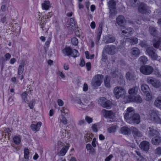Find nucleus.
Listing matches in <instances>:
<instances>
[{
    "mask_svg": "<svg viewBox=\"0 0 161 161\" xmlns=\"http://www.w3.org/2000/svg\"><path fill=\"white\" fill-rule=\"evenodd\" d=\"M146 81L148 84L156 89H158L159 91H161V82L158 80L149 77L147 79Z\"/></svg>",
    "mask_w": 161,
    "mask_h": 161,
    "instance_id": "1",
    "label": "nucleus"
},
{
    "mask_svg": "<svg viewBox=\"0 0 161 161\" xmlns=\"http://www.w3.org/2000/svg\"><path fill=\"white\" fill-rule=\"evenodd\" d=\"M114 93L117 99L119 98H124L126 94L125 90L120 86L116 87L114 90Z\"/></svg>",
    "mask_w": 161,
    "mask_h": 161,
    "instance_id": "2",
    "label": "nucleus"
},
{
    "mask_svg": "<svg viewBox=\"0 0 161 161\" xmlns=\"http://www.w3.org/2000/svg\"><path fill=\"white\" fill-rule=\"evenodd\" d=\"M148 135L149 137H154L151 141H161L160 135L158 132L153 128L149 127Z\"/></svg>",
    "mask_w": 161,
    "mask_h": 161,
    "instance_id": "3",
    "label": "nucleus"
},
{
    "mask_svg": "<svg viewBox=\"0 0 161 161\" xmlns=\"http://www.w3.org/2000/svg\"><path fill=\"white\" fill-rule=\"evenodd\" d=\"M98 102L102 107L107 109H110L113 105L112 102L107 100L104 97H101Z\"/></svg>",
    "mask_w": 161,
    "mask_h": 161,
    "instance_id": "4",
    "label": "nucleus"
},
{
    "mask_svg": "<svg viewBox=\"0 0 161 161\" xmlns=\"http://www.w3.org/2000/svg\"><path fill=\"white\" fill-rule=\"evenodd\" d=\"M126 121L130 124H138L140 122V116L138 114H134L128 119H126Z\"/></svg>",
    "mask_w": 161,
    "mask_h": 161,
    "instance_id": "5",
    "label": "nucleus"
},
{
    "mask_svg": "<svg viewBox=\"0 0 161 161\" xmlns=\"http://www.w3.org/2000/svg\"><path fill=\"white\" fill-rule=\"evenodd\" d=\"M158 112L157 110H151L149 113V119L155 122L159 123L160 122L161 119L158 116Z\"/></svg>",
    "mask_w": 161,
    "mask_h": 161,
    "instance_id": "6",
    "label": "nucleus"
},
{
    "mask_svg": "<svg viewBox=\"0 0 161 161\" xmlns=\"http://www.w3.org/2000/svg\"><path fill=\"white\" fill-rule=\"evenodd\" d=\"M103 78V76L102 75L98 74L96 75L92 82V86L95 87H97L100 86L102 83V80Z\"/></svg>",
    "mask_w": 161,
    "mask_h": 161,
    "instance_id": "7",
    "label": "nucleus"
},
{
    "mask_svg": "<svg viewBox=\"0 0 161 161\" xmlns=\"http://www.w3.org/2000/svg\"><path fill=\"white\" fill-rule=\"evenodd\" d=\"M147 54L153 60H156L158 56L156 53V50L153 47H147L146 49Z\"/></svg>",
    "mask_w": 161,
    "mask_h": 161,
    "instance_id": "8",
    "label": "nucleus"
},
{
    "mask_svg": "<svg viewBox=\"0 0 161 161\" xmlns=\"http://www.w3.org/2000/svg\"><path fill=\"white\" fill-rule=\"evenodd\" d=\"M141 72L145 75H149L151 74L153 70V68L150 66L143 65L140 68Z\"/></svg>",
    "mask_w": 161,
    "mask_h": 161,
    "instance_id": "9",
    "label": "nucleus"
},
{
    "mask_svg": "<svg viewBox=\"0 0 161 161\" xmlns=\"http://www.w3.org/2000/svg\"><path fill=\"white\" fill-rule=\"evenodd\" d=\"M116 23L122 29H124V25L126 23V20L125 17L122 15H119L116 18Z\"/></svg>",
    "mask_w": 161,
    "mask_h": 161,
    "instance_id": "10",
    "label": "nucleus"
},
{
    "mask_svg": "<svg viewBox=\"0 0 161 161\" xmlns=\"http://www.w3.org/2000/svg\"><path fill=\"white\" fill-rule=\"evenodd\" d=\"M116 48L114 45H107L104 47L103 50L109 55H113L116 53Z\"/></svg>",
    "mask_w": 161,
    "mask_h": 161,
    "instance_id": "11",
    "label": "nucleus"
},
{
    "mask_svg": "<svg viewBox=\"0 0 161 161\" xmlns=\"http://www.w3.org/2000/svg\"><path fill=\"white\" fill-rule=\"evenodd\" d=\"M138 12L142 14H146L149 13V10L147 5L143 3H141L138 7Z\"/></svg>",
    "mask_w": 161,
    "mask_h": 161,
    "instance_id": "12",
    "label": "nucleus"
},
{
    "mask_svg": "<svg viewBox=\"0 0 161 161\" xmlns=\"http://www.w3.org/2000/svg\"><path fill=\"white\" fill-rule=\"evenodd\" d=\"M11 57V54L8 53H7L5 54L4 56L1 58V61L2 63L1 67V71H3L6 62L9 61Z\"/></svg>",
    "mask_w": 161,
    "mask_h": 161,
    "instance_id": "13",
    "label": "nucleus"
},
{
    "mask_svg": "<svg viewBox=\"0 0 161 161\" xmlns=\"http://www.w3.org/2000/svg\"><path fill=\"white\" fill-rule=\"evenodd\" d=\"M12 129L9 128L5 127L3 132V136L4 138V141L9 140L10 139V136L12 133Z\"/></svg>",
    "mask_w": 161,
    "mask_h": 161,
    "instance_id": "14",
    "label": "nucleus"
},
{
    "mask_svg": "<svg viewBox=\"0 0 161 161\" xmlns=\"http://www.w3.org/2000/svg\"><path fill=\"white\" fill-rule=\"evenodd\" d=\"M101 114L105 118L113 119L114 116L113 112L111 110H107L103 109L101 111Z\"/></svg>",
    "mask_w": 161,
    "mask_h": 161,
    "instance_id": "15",
    "label": "nucleus"
},
{
    "mask_svg": "<svg viewBox=\"0 0 161 161\" xmlns=\"http://www.w3.org/2000/svg\"><path fill=\"white\" fill-rule=\"evenodd\" d=\"M132 133L134 135L135 138L137 137H139L140 139L139 140V141H141V140H143V141H145L144 140V138L146 139V138H144L142 134L139 130L136 128L134 127L132 130Z\"/></svg>",
    "mask_w": 161,
    "mask_h": 161,
    "instance_id": "16",
    "label": "nucleus"
},
{
    "mask_svg": "<svg viewBox=\"0 0 161 161\" xmlns=\"http://www.w3.org/2000/svg\"><path fill=\"white\" fill-rule=\"evenodd\" d=\"M139 147L142 150L148 152L149 149V143L148 142H142L139 145Z\"/></svg>",
    "mask_w": 161,
    "mask_h": 161,
    "instance_id": "17",
    "label": "nucleus"
},
{
    "mask_svg": "<svg viewBox=\"0 0 161 161\" xmlns=\"http://www.w3.org/2000/svg\"><path fill=\"white\" fill-rule=\"evenodd\" d=\"M115 41V37L109 34L106 36L104 38V41L106 44L113 43Z\"/></svg>",
    "mask_w": 161,
    "mask_h": 161,
    "instance_id": "18",
    "label": "nucleus"
},
{
    "mask_svg": "<svg viewBox=\"0 0 161 161\" xmlns=\"http://www.w3.org/2000/svg\"><path fill=\"white\" fill-rule=\"evenodd\" d=\"M69 145H66L62 147L60 151L57 153V155L59 156H64L69 149Z\"/></svg>",
    "mask_w": 161,
    "mask_h": 161,
    "instance_id": "19",
    "label": "nucleus"
},
{
    "mask_svg": "<svg viewBox=\"0 0 161 161\" xmlns=\"http://www.w3.org/2000/svg\"><path fill=\"white\" fill-rule=\"evenodd\" d=\"M134 31L132 28L128 27L122 31V33L123 34L125 37H128L133 33Z\"/></svg>",
    "mask_w": 161,
    "mask_h": 161,
    "instance_id": "20",
    "label": "nucleus"
},
{
    "mask_svg": "<svg viewBox=\"0 0 161 161\" xmlns=\"http://www.w3.org/2000/svg\"><path fill=\"white\" fill-rule=\"evenodd\" d=\"M42 123L40 122H38L36 124H32L31 125V129L33 131H38L39 130L42 125Z\"/></svg>",
    "mask_w": 161,
    "mask_h": 161,
    "instance_id": "21",
    "label": "nucleus"
},
{
    "mask_svg": "<svg viewBox=\"0 0 161 161\" xmlns=\"http://www.w3.org/2000/svg\"><path fill=\"white\" fill-rule=\"evenodd\" d=\"M72 49L69 47H66L62 50V52L64 56H71L72 54Z\"/></svg>",
    "mask_w": 161,
    "mask_h": 161,
    "instance_id": "22",
    "label": "nucleus"
},
{
    "mask_svg": "<svg viewBox=\"0 0 161 161\" xmlns=\"http://www.w3.org/2000/svg\"><path fill=\"white\" fill-rule=\"evenodd\" d=\"M134 114V112L132 110V108H128L127 109V112L124 115L125 119H128L129 117Z\"/></svg>",
    "mask_w": 161,
    "mask_h": 161,
    "instance_id": "23",
    "label": "nucleus"
},
{
    "mask_svg": "<svg viewBox=\"0 0 161 161\" xmlns=\"http://www.w3.org/2000/svg\"><path fill=\"white\" fill-rule=\"evenodd\" d=\"M139 87L137 86H135L133 88H130L129 90V93L130 96H132L136 95L138 91Z\"/></svg>",
    "mask_w": 161,
    "mask_h": 161,
    "instance_id": "24",
    "label": "nucleus"
},
{
    "mask_svg": "<svg viewBox=\"0 0 161 161\" xmlns=\"http://www.w3.org/2000/svg\"><path fill=\"white\" fill-rule=\"evenodd\" d=\"M42 9L48 10L51 7L50 2L49 1H45L42 4Z\"/></svg>",
    "mask_w": 161,
    "mask_h": 161,
    "instance_id": "25",
    "label": "nucleus"
},
{
    "mask_svg": "<svg viewBox=\"0 0 161 161\" xmlns=\"http://www.w3.org/2000/svg\"><path fill=\"white\" fill-rule=\"evenodd\" d=\"M153 46L156 48L159 47L161 43V37H159L157 39H154L152 41Z\"/></svg>",
    "mask_w": 161,
    "mask_h": 161,
    "instance_id": "26",
    "label": "nucleus"
},
{
    "mask_svg": "<svg viewBox=\"0 0 161 161\" xmlns=\"http://www.w3.org/2000/svg\"><path fill=\"white\" fill-rule=\"evenodd\" d=\"M116 3L115 2L114 0H110L108 2V6L109 9L112 10V9H116Z\"/></svg>",
    "mask_w": 161,
    "mask_h": 161,
    "instance_id": "27",
    "label": "nucleus"
},
{
    "mask_svg": "<svg viewBox=\"0 0 161 161\" xmlns=\"http://www.w3.org/2000/svg\"><path fill=\"white\" fill-rule=\"evenodd\" d=\"M141 91L144 93H148L150 90L149 86L146 84H142L141 86Z\"/></svg>",
    "mask_w": 161,
    "mask_h": 161,
    "instance_id": "28",
    "label": "nucleus"
},
{
    "mask_svg": "<svg viewBox=\"0 0 161 161\" xmlns=\"http://www.w3.org/2000/svg\"><path fill=\"white\" fill-rule=\"evenodd\" d=\"M126 77L127 79L131 81H134L136 79V75L130 72L126 73Z\"/></svg>",
    "mask_w": 161,
    "mask_h": 161,
    "instance_id": "29",
    "label": "nucleus"
},
{
    "mask_svg": "<svg viewBox=\"0 0 161 161\" xmlns=\"http://www.w3.org/2000/svg\"><path fill=\"white\" fill-rule=\"evenodd\" d=\"M130 99L132 101L136 103H140L142 101V99L141 97L138 95L133 96Z\"/></svg>",
    "mask_w": 161,
    "mask_h": 161,
    "instance_id": "30",
    "label": "nucleus"
},
{
    "mask_svg": "<svg viewBox=\"0 0 161 161\" xmlns=\"http://www.w3.org/2000/svg\"><path fill=\"white\" fill-rule=\"evenodd\" d=\"M121 133L125 135L130 134L131 130L130 129L126 126L122 127L120 129Z\"/></svg>",
    "mask_w": 161,
    "mask_h": 161,
    "instance_id": "31",
    "label": "nucleus"
},
{
    "mask_svg": "<svg viewBox=\"0 0 161 161\" xmlns=\"http://www.w3.org/2000/svg\"><path fill=\"white\" fill-rule=\"evenodd\" d=\"M28 95V92L26 91L24 92L20 95L23 102L25 103H27L29 101L27 97Z\"/></svg>",
    "mask_w": 161,
    "mask_h": 161,
    "instance_id": "32",
    "label": "nucleus"
},
{
    "mask_svg": "<svg viewBox=\"0 0 161 161\" xmlns=\"http://www.w3.org/2000/svg\"><path fill=\"white\" fill-rule=\"evenodd\" d=\"M150 34L153 36H155L157 34V31L156 27L151 26L149 28Z\"/></svg>",
    "mask_w": 161,
    "mask_h": 161,
    "instance_id": "33",
    "label": "nucleus"
},
{
    "mask_svg": "<svg viewBox=\"0 0 161 161\" xmlns=\"http://www.w3.org/2000/svg\"><path fill=\"white\" fill-rule=\"evenodd\" d=\"M110 78L109 76L106 75L104 79V83L105 86L107 88H110Z\"/></svg>",
    "mask_w": 161,
    "mask_h": 161,
    "instance_id": "34",
    "label": "nucleus"
},
{
    "mask_svg": "<svg viewBox=\"0 0 161 161\" xmlns=\"http://www.w3.org/2000/svg\"><path fill=\"white\" fill-rule=\"evenodd\" d=\"M24 159L23 161H28L29 160V152L28 148H25L24 150Z\"/></svg>",
    "mask_w": 161,
    "mask_h": 161,
    "instance_id": "35",
    "label": "nucleus"
},
{
    "mask_svg": "<svg viewBox=\"0 0 161 161\" xmlns=\"http://www.w3.org/2000/svg\"><path fill=\"white\" fill-rule=\"evenodd\" d=\"M131 54L135 56H138L140 53V51L137 47H133L131 49Z\"/></svg>",
    "mask_w": 161,
    "mask_h": 161,
    "instance_id": "36",
    "label": "nucleus"
},
{
    "mask_svg": "<svg viewBox=\"0 0 161 161\" xmlns=\"http://www.w3.org/2000/svg\"><path fill=\"white\" fill-rule=\"evenodd\" d=\"M154 104L155 106L157 107L161 106V96L158 97L155 101Z\"/></svg>",
    "mask_w": 161,
    "mask_h": 161,
    "instance_id": "37",
    "label": "nucleus"
},
{
    "mask_svg": "<svg viewBox=\"0 0 161 161\" xmlns=\"http://www.w3.org/2000/svg\"><path fill=\"white\" fill-rule=\"evenodd\" d=\"M24 64H22L19 65L18 69V74L19 75H21L23 72L24 70Z\"/></svg>",
    "mask_w": 161,
    "mask_h": 161,
    "instance_id": "38",
    "label": "nucleus"
},
{
    "mask_svg": "<svg viewBox=\"0 0 161 161\" xmlns=\"http://www.w3.org/2000/svg\"><path fill=\"white\" fill-rule=\"evenodd\" d=\"M109 17L111 19H113L116 15V9H109Z\"/></svg>",
    "mask_w": 161,
    "mask_h": 161,
    "instance_id": "39",
    "label": "nucleus"
},
{
    "mask_svg": "<svg viewBox=\"0 0 161 161\" xmlns=\"http://www.w3.org/2000/svg\"><path fill=\"white\" fill-rule=\"evenodd\" d=\"M59 119L60 122L64 125H66L67 123V120L64 115L62 114L59 117Z\"/></svg>",
    "mask_w": 161,
    "mask_h": 161,
    "instance_id": "40",
    "label": "nucleus"
},
{
    "mask_svg": "<svg viewBox=\"0 0 161 161\" xmlns=\"http://www.w3.org/2000/svg\"><path fill=\"white\" fill-rule=\"evenodd\" d=\"M57 144V145H56V146L58 148L62 147H64L65 146H66V145L70 146L69 144L66 142L64 143L62 142H58Z\"/></svg>",
    "mask_w": 161,
    "mask_h": 161,
    "instance_id": "41",
    "label": "nucleus"
},
{
    "mask_svg": "<svg viewBox=\"0 0 161 161\" xmlns=\"http://www.w3.org/2000/svg\"><path fill=\"white\" fill-rule=\"evenodd\" d=\"M75 101L76 103L79 104L80 106H81L82 107L87 108V105L86 104L83 103L82 102L80 98H76Z\"/></svg>",
    "mask_w": 161,
    "mask_h": 161,
    "instance_id": "42",
    "label": "nucleus"
},
{
    "mask_svg": "<svg viewBox=\"0 0 161 161\" xmlns=\"http://www.w3.org/2000/svg\"><path fill=\"white\" fill-rule=\"evenodd\" d=\"M117 127V126L116 125L112 126L108 129V132L109 133L115 132L116 131Z\"/></svg>",
    "mask_w": 161,
    "mask_h": 161,
    "instance_id": "43",
    "label": "nucleus"
},
{
    "mask_svg": "<svg viewBox=\"0 0 161 161\" xmlns=\"http://www.w3.org/2000/svg\"><path fill=\"white\" fill-rule=\"evenodd\" d=\"M139 60L142 64H145L147 61V59L146 56H143L140 57Z\"/></svg>",
    "mask_w": 161,
    "mask_h": 161,
    "instance_id": "44",
    "label": "nucleus"
},
{
    "mask_svg": "<svg viewBox=\"0 0 161 161\" xmlns=\"http://www.w3.org/2000/svg\"><path fill=\"white\" fill-rule=\"evenodd\" d=\"M79 55V54L77 50L75 49H73L72 50V54L71 55L72 57L75 58Z\"/></svg>",
    "mask_w": 161,
    "mask_h": 161,
    "instance_id": "45",
    "label": "nucleus"
},
{
    "mask_svg": "<svg viewBox=\"0 0 161 161\" xmlns=\"http://www.w3.org/2000/svg\"><path fill=\"white\" fill-rule=\"evenodd\" d=\"M35 99H32L28 103V106L31 109H32L33 108L34 105L35 103Z\"/></svg>",
    "mask_w": 161,
    "mask_h": 161,
    "instance_id": "46",
    "label": "nucleus"
},
{
    "mask_svg": "<svg viewBox=\"0 0 161 161\" xmlns=\"http://www.w3.org/2000/svg\"><path fill=\"white\" fill-rule=\"evenodd\" d=\"M21 142H11V146L14 148H15L17 149L18 148V146L19 145L20 143Z\"/></svg>",
    "mask_w": 161,
    "mask_h": 161,
    "instance_id": "47",
    "label": "nucleus"
},
{
    "mask_svg": "<svg viewBox=\"0 0 161 161\" xmlns=\"http://www.w3.org/2000/svg\"><path fill=\"white\" fill-rule=\"evenodd\" d=\"M70 24L71 26V28L72 29H74L75 28V21L73 18H71L70 19Z\"/></svg>",
    "mask_w": 161,
    "mask_h": 161,
    "instance_id": "48",
    "label": "nucleus"
},
{
    "mask_svg": "<svg viewBox=\"0 0 161 161\" xmlns=\"http://www.w3.org/2000/svg\"><path fill=\"white\" fill-rule=\"evenodd\" d=\"M104 51L103 50V51L102 54V60L104 62H106L108 59V57L107 56L104 54Z\"/></svg>",
    "mask_w": 161,
    "mask_h": 161,
    "instance_id": "49",
    "label": "nucleus"
},
{
    "mask_svg": "<svg viewBox=\"0 0 161 161\" xmlns=\"http://www.w3.org/2000/svg\"><path fill=\"white\" fill-rule=\"evenodd\" d=\"M71 41L72 44L76 46L78 43V40L76 37H73L72 38Z\"/></svg>",
    "mask_w": 161,
    "mask_h": 161,
    "instance_id": "50",
    "label": "nucleus"
},
{
    "mask_svg": "<svg viewBox=\"0 0 161 161\" xmlns=\"http://www.w3.org/2000/svg\"><path fill=\"white\" fill-rule=\"evenodd\" d=\"M61 112L62 114H64L65 115L68 116L69 114V111L66 108L63 107L61 110Z\"/></svg>",
    "mask_w": 161,
    "mask_h": 161,
    "instance_id": "51",
    "label": "nucleus"
},
{
    "mask_svg": "<svg viewBox=\"0 0 161 161\" xmlns=\"http://www.w3.org/2000/svg\"><path fill=\"white\" fill-rule=\"evenodd\" d=\"M93 134H87L86 136V138H85L86 141H92L93 138Z\"/></svg>",
    "mask_w": 161,
    "mask_h": 161,
    "instance_id": "52",
    "label": "nucleus"
},
{
    "mask_svg": "<svg viewBox=\"0 0 161 161\" xmlns=\"http://www.w3.org/2000/svg\"><path fill=\"white\" fill-rule=\"evenodd\" d=\"M155 153L158 155H161V147H158L155 150Z\"/></svg>",
    "mask_w": 161,
    "mask_h": 161,
    "instance_id": "53",
    "label": "nucleus"
},
{
    "mask_svg": "<svg viewBox=\"0 0 161 161\" xmlns=\"http://www.w3.org/2000/svg\"><path fill=\"white\" fill-rule=\"evenodd\" d=\"M102 33V32L97 31V36L96 39V42L97 43H99V41L100 39V37Z\"/></svg>",
    "mask_w": 161,
    "mask_h": 161,
    "instance_id": "54",
    "label": "nucleus"
},
{
    "mask_svg": "<svg viewBox=\"0 0 161 161\" xmlns=\"http://www.w3.org/2000/svg\"><path fill=\"white\" fill-rule=\"evenodd\" d=\"M103 23L102 22H100L99 24V27L97 31L102 32L103 27Z\"/></svg>",
    "mask_w": 161,
    "mask_h": 161,
    "instance_id": "55",
    "label": "nucleus"
},
{
    "mask_svg": "<svg viewBox=\"0 0 161 161\" xmlns=\"http://www.w3.org/2000/svg\"><path fill=\"white\" fill-rule=\"evenodd\" d=\"M130 42L132 44H137L138 42V39L136 37L130 39Z\"/></svg>",
    "mask_w": 161,
    "mask_h": 161,
    "instance_id": "56",
    "label": "nucleus"
},
{
    "mask_svg": "<svg viewBox=\"0 0 161 161\" xmlns=\"http://www.w3.org/2000/svg\"><path fill=\"white\" fill-rule=\"evenodd\" d=\"M13 141H21L20 136L19 135H17L13 137Z\"/></svg>",
    "mask_w": 161,
    "mask_h": 161,
    "instance_id": "57",
    "label": "nucleus"
},
{
    "mask_svg": "<svg viewBox=\"0 0 161 161\" xmlns=\"http://www.w3.org/2000/svg\"><path fill=\"white\" fill-rule=\"evenodd\" d=\"M137 0H130V2L131 6L135 7L136 6Z\"/></svg>",
    "mask_w": 161,
    "mask_h": 161,
    "instance_id": "58",
    "label": "nucleus"
},
{
    "mask_svg": "<svg viewBox=\"0 0 161 161\" xmlns=\"http://www.w3.org/2000/svg\"><path fill=\"white\" fill-rule=\"evenodd\" d=\"M118 83L119 85L123 86L125 84V81L123 79L120 78Z\"/></svg>",
    "mask_w": 161,
    "mask_h": 161,
    "instance_id": "59",
    "label": "nucleus"
},
{
    "mask_svg": "<svg viewBox=\"0 0 161 161\" xmlns=\"http://www.w3.org/2000/svg\"><path fill=\"white\" fill-rule=\"evenodd\" d=\"M125 45V42L124 41H121L120 45L118 46V48L119 49L124 48Z\"/></svg>",
    "mask_w": 161,
    "mask_h": 161,
    "instance_id": "60",
    "label": "nucleus"
},
{
    "mask_svg": "<svg viewBox=\"0 0 161 161\" xmlns=\"http://www.w3.org/2000/svg\"><path fill=\"white\" fill-rule=\"evenodd\" d=\"M85 120L89 124H90L92 122V118L89 117L87 116L86 117Z\"/></svg>",
    "mask_w": 161,
    "mask_h": 161,
    "instance_id": "61",
    "label": "nucleus"
},
{
    "mask_svg": "<svg viewBox=\"0 0 161 161\" xmlns=\"http://www.w3.org/2000/svg\"><path fill=\"white\" fill-rule=\"evenodd\" d=\"M126 145L132 148H135L136 147V145L133 142H127Z\"/></svg>",
    "mask_w": 161,
    "mask_h": 161,
    "instance_id": "62",
    "label": "nucleus"
},
{
    "mask_svg": "<svg viewBox=\"0 0 161 161\" xmlns=\"http://www.w3.org/2000/svg\"><path fill=\"white\" fill-rule=\"evenodd\" d=\"M88 71L90 70L91 68V64L90 62H87L86 64Z\"/></svg>",
    "mask_w": 161,
    "mask_h": 161,
    "instance_id": "63",
    "label": "nucleus"
},
{
    "mask_svg": "<svg viewBox=\"0 0 161 161\" xmlns=\"http://www.w3.org/2000/svg\"><path fill=\"white\" fill-rule=\"evenodd\" d=\"M113 157L112 154L109 155L108 157H107L105 159V161H110L111 159Z\"/></svg>",
    "mask_w": 161,
    "mask_h": 161,
    "instance_id": "64",
    "label": "nucleus"
}]
</instances>
